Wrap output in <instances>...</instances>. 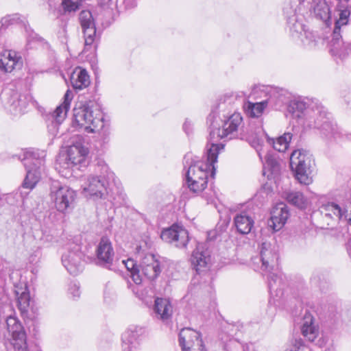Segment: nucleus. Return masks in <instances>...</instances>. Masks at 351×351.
Masks as SVG:
<instances>
[{"label":"nucleus","mask_w":351,"mask_h":351,"mask_svg":"<svg viewBox=\"0 0 351 351\" xmlns=\"http://www.w3.org/2000/svg\"><path fill=\"white\" fill-rule=\"evenodd\" d=\"M154 311L157 318L166 321L171 317L173 308L168 299L157 298L155 300Z\"/></svg>","instance_id":"obj_32"},{"label":"nucleus","mask_w":351,"mask_h":351,"mask_svg":"<svg viewBox=\"0 0 351 351\" xmlns=\"http://www.w3.org/2000/svg\"><path fill=\"white\" fill-rule=\"evenodd\" d=\"M295 2L306 15L313 14L314 17L324 21L327 25L330 23L331 12L326 0H295Z\"/></svg>","instance_id":"obj_13"},{"label":"nucleus","mask_w":351,"mask_h":351,"mask_svg":"<svg viewBox=\"0 0 351 351\" xmlns=\"http://www.w3.org/2000/svg\"><path fill=\"white\" fill-rule=\"evenodd\" d=\"M339 18L335 20V27L332 34V38L329 42L330 52L332 55L340 58L348 54V49L344 46L341 35V27L346 25L349 21L350 11L348 4H337L335 8Z\"/></svg>","instance_id":"obj_7"},{"label":"nucleus","mask_w":351,"mask_h":351,"mask_svg":"<svg viewBox=\"0 0 351 351\" xmlns=\"http://www.w3.org/2000/svg\"><path fill=\"white\" fill-rule=\"evenodd\" d=\"M263 133L265 135L267 142L270 145H272L274 149L279 152H284L287 149L292 138L291 134L285 133L282 136L276 138V140H274V138H269L265 132Z\"/></svg>","instance_id":"obj_36"},{"label":"nucleus","mask_w":351,"mask_h":351,"mask_svg":"<svg viewBox=\"0 0 351 351\" xmlns=\"http://www.w3.org/2000/svg\"><path fill=\"white\" fill-rule=\"evenodd\" d=\"M16 201L15 195L12 193L5 194L0 197V206H4L5 204L14 205Z\"/></svg>","instance_id":"obj_49"},{"label":"nucleus","mask_w":351,"mask_h":351,"mask_svg":"<svg viewBox=\"0 0 351 351\" xmlns=\"http://www.w3.org/2000/svg\"><path fill=\"white\" fill-rule=\"evenodd\" d=\"M278 259V255L274 247L268 242L262 243L260 248V255L252 258V263L256 268H260L263 271L269 272L268 275V287L270 294L274 298V303L278 301L283 295L284 282L281 276H278L270 271L274 269L276 265Z\"/></svg>","instance_id":"obj_2"},{"label":"nucleus","mask_w":351,"mask_h":351,"mask_svg":"<svg viewBox=\"0 0 351 351\" xmlns=\"http://www.w3.org/2000/svg\"><path fill=\"white\" fill-rule=\"evenodd\" d=\"M5 324L14 350L28 351L26 333L19 319L16 316L10 315L6 318Z\"/></svg>","instance_id":"obj_14"},{"label":"nucleus","mask_w":351,"mask_h":351,"mask_svg":"<svg viewBox=\"0 0 351 351\" xmlns=\"http://www.w3.org/2000/svg\"><path fill=\"white\" fill-rule=\"evenodd\" d=\"M117 1L114 3L112 0H99V6L103 9V10H112L113 6H114L117 9H128L127 8H125L123 6L122 7H117Z\"/></svg>","instance_id":"obj_48"},{"label":"nucleus","mask_w":351,"mask_h":351,"mask_svg":"<svg viewBox=\"0 0 351 351\" xmlns=\"http://www.w3.org/2000/svg\"><path fill=\"white\" fill-rule=\"evenodd\" d=\"M73 151L71 149L69 154L66 152H61L59 154L56 158V169L60 175L64 178H69L72 176V169L77 167V165L73 162L74 158H72Z\"/></svg>","instance_id":"obj_24"},{"label":"nucleus","mask_w":351,"mask_h":351,"mask_svg":"<svg viewBox=\"0 0 351 351\" xmlns=\"http://www.w3.org/2000/svg\"><path fill=\"white\" fill-rule=\"evenodd\" d=\"M346 248L348 254L350 255V256H351V238L347 242Z\"/></svg>","instance_id":"obj_56"},{"label":"nucleus","mask_w":351,"mask_h":351,"mask_svg":"<svg viewBox=\"0 0 351 351\" xmlns=\"http://www.w3.org/2000/svg\"><path fill=\"white\" fill-rule=\"evenodd\" d=\"M79 20L82 28L91 27V25H95L92 13L89 10H82L80 13Z\"/></svg>","instance_id":"obj_44"},{"label":"nucleus","mask_w":351,"mask_h":351,"mask_svg":"<svg viewBox=\"0 0 351 351\" xmlns=\"http://www.w3.org/2000/svg\"><path fill=\"white\" fill-rule=\"evenodd\" d=\"M302 34L303 35L300 38H298L300 39L303 45L309 49H314L317 46L319 39L317 35L315 34L313 32L310 31L308 29H304Z\"/></svg>","instance_id":"obj_39"},{"label":"nucleus","mask_w":351,"mask_h":351,"mask_svg":"<svg viewBox=\"0 0 351 351\" xmlns=\"http://www.w3.org/2000/svg\"><path fill=\"white\" fill-rule=\"evenodd\" d=\"M289 217V212L287 206L282 202L278 203L271 213L269 225L274 231H278L284 226Z\"/></svg>","instance_id":"obj_22"},{"label":"nucleus","mask_w":351,"mask_h":351,"mask_svg":"<svg viewBox=\"0 0 351 351\" xmlns=\"http://www.w3.org/2000/svg\"><path fill=\"white\" fill-rule=\"evenodd\" d=\"M69 293L72 295L73 299H77L80 296V285L75 282H71L69 285Z\"/></svg>","instance_id":"obj_50"},{"label":"nucleus","mask_w":351,"mask_h":351,"mask_svg":"<svg viewBox=\"0 0 351 351\" xmlns=\"http://www.w3.org/2000/svg\"><path fill=\"white\" fill-rule=\"evenodd\" d=\"M243 95V93H234L232 92L226 93L221 95L218 99V103L216 106V111L214 113H223L226 110L228 111V114L232 109V106L238 97H241Z\"/></svg>","instance_id":"obj_29"},{"label":"nucleus","mask_w":351,"mask_h":351,"mask_svg":"<svg viewBox=\"0 0 351 351\" xmlns=\"http://www.w3.org/2000/svg\"><path fill=\"white\" fill-rule=\"evenodd\" d=\"M253 218L245 213L237 214L234 217V226L237 231L241 234H249L254 227Z\"/></svg>","instance_id":"obj_30"},{"label":"nucleus","mask_w":351,"mask_h":351,"mask_svg":"<svg viewBox=\"0 0 351 351\" xmlns=\"http://www.w3.org/2000/svg\"><path fill=\"white\" fill-rule=\"evenodd\" d=\"M117 7H125L127 8H133L136 6V0H117Z\"/></svg>","instance_id":"obj_52"},{"label":"nucleus","mask_w":351,"mask_h":351,"mask_svg":"<svg viewBox=\"0 0 351 351\" xmlns=\"http://www.w3.org/2000/svg\"><path fill=\"white\" fill-rule=\"evenodd\" d=\"M250 145L256 150L260 158H261L260 150L263 144V140L257 134L254 136L249 137L248 139Z\"/></svg>","instance_id":"obj_47"},{"label":"nucleus","mask_w":351,"mask_h":351,"mask_svg":"<svg viewBox=\"0 0 351 351\" xmlns=\"http://www.w3.org/2000/svg\"><path fill=\"white\" fill-rule=\"evenodd\" d=\"M73 124L79 128H84L88 132H95L101 130L104 135H108L104 124V119H97L93 117V112L87 104H80L73 109Z\"/></svg>","instance_id":"obj_9"},{"label":"nucleus","mask_w":351,"mask_h":351,"mask_svg":"<svg viewBox=\"0 0 351 351\" xmlns=\"http://www.w3.org/2000/svg\"><path fill=\"white\" fill-rule=\"evenodd\" d=\"M22 65L21 58L17 57L14 51H6L0 55V70L10 73L15 67Z\"/></svg>","instance_id":"obj_26"},{"label":"nucleus","mask_w":351,"mask_h":351,"mask_svg":"<svg viewBox=\"0 0 351 351\" xmlns=\"http://www.w3.org/2000/svg\"><path fill=\"white\" fill-rule=\"evenodd\" d=\"M30 304L29 293L25 291H23L17 298V305L23 315H25L28 311Z\"/></svg>","instance_id":"obj_42"},{"label":"nucleus","mask_w":351,"mask_h":351,"mask_svg":"<svg viewBox=\"0 0 351 351\" xmlns=\"http://www.w3.org/2000/svg\"><path fill=\"white\" fill-rule=\"evenodd\" d=\"M202 248V246L199 244L193 252L191 257V265L197 274L206 270L209 261V257L206 255Z\"/></svg>","instance_id":"obj_31"},{"label":"nucleus","mask_w":351,"mask_h":351,"mask_svg":"<svg viewBox=\"0 0 351 351\" xmlns=\"http://www.w3.org/2000/svg\"><path fill=\"white\" fill-rule=\"evenodd\" d=\"M137 257L139 258L140 274L149 280H155L160 274V261L157 256L152 253H145L138 250Z\"/></svg>","instance_id":"obj_15"},{"label":"nucleus","mask_w":351,"mask_h":351,"mask_svg":"<svg viewBox=\"0 0 351 351\" xmlns=\"http://www.w3.org/2000/svg\"><path fill=\"white\" fill-rule=\"evenodd\" d=\"M4 319L3 315V311L2 308L0 306V324H1L3 319Z\"/></svg>","instance_id":"obj_59"},{"label":"nucleus","mask_w":351,"mask_h":351,"mask_svg":"<svg viewBox=\"0 0 351 351\" xmlns=\"http://www.w3.org/2000/svg\"><path fill=\"white\" fill-rule=\"evenodd\" d=\"M346 212L345 209L341 208L339 204L335 202H328L322 204L318 210V213L325 220L326 226L331 225L334 221L341 220Z\"/></svg>","instance_id":"obj_21"},{"label":"nucleus","mask_w":351,"mask_h":351,"mask_svg":"<svg viewBox=\"0 0 351 351\" xmlns=\"http://www.w3.org/2000/svg\"><path fill=\"white\" fill-rule=\"evenodd\" d=\"M179 343L182 351L188 350L195 351L197 348L204 346L200 333L190 328L181 330L179 333Z\"/></svg>","instance_id":"obj_19"},{"label":"nucleus","mask_w":351,"mask_h":351,"mask_svg":"<svg viewBox=\"0 0 351 351\" xmlns=\"http://www.w3.org/2000/svg\"><path fill=\"white\" fill-rule=\"evenodd\" d=\"M19 18H17L16 16H8L6 17H3L0 21V32H1V29L3 27H7L9 25L14 24L16 22V20H18Z\"/></svg>","instance_id":"obj_51"},{"label":"nucleus","mask_w":351,"mask_h":351,"mask_svg":"<svg viewBox=\"0 0 351 351\" xmlns=\"http://www.w3.org/2000/svg\"><path fill=\"white\" fill-rule=\"evenodd\" d=\"M337 1V4H348V2L350 1V0H336Z\"/></svg>","instance_id":"obj_58"},{"label":"nucleus","mask_w":351,"mask_h":351,"mask_svg":"<svg viewBox=\"0 0 351 351\" xmlns=\"http://www.w3.org/2000/svg\"><path fill=\"white\" fill-rule=\"evenodd\" d=\"M282 197L289 204L298 209L304 210L308 206V199L300 191H287L283 192Z\"/></svg>","instance_id":"obj_28"},{"label":"nucleus","mask_w":351,"mask_h":351,"mask_svg":"<svg viewBox=\"0 0 351 351\" xmlns=\"http://www.w3.org/2000/svg\"><path fill=\"white\" fill-rule=\"evenodd\" d=\"M95 263L102 268L117 272L119 270V261L115 259L114 251L111 242L102 237L95 250Z\"/></svg>","instance_id":"obj_12"},{"label":"nucleus","mask_w":351,"mask_h":351,"mask_svg":"<svg viewBox=\"0 0 351 351\" xmlns=\"http://www.w3.org/2000/svg\"><path fill=\"white\" fill-rule=\"evenodd\" d=\"M267 104V100L255 104L249 102L247 107V114L252 117H258L263 113Z\"/></svg>","instance_id":"obj_40"},{"label":"nucleus","mask_w":351,"mask_h":351,"mask_svg":"<svg viewBox=\"0 0 351 351\" xmlns=\"http://www.w3.org/2000/svg\"><path fill=\"white\" fill-rule=\"evenodd\" d=\"M84 38V44L85 47L88 48V47H90L95 39L96 36V27L95 25H91V27H86L82 29Z\"/></svg>","instance_id":"obj_43"},{"label":"nucleus","mask_w":351,"mask_h":351,"mask_svg":"<svg viewBox=\"0 0 351 351\" xmlns=\"http://www.w3.org/2000/svg\"><path fill=\"white\" fill-rule=\"evenodd\" d=\"M224 118L222 128L213 121L210 125V132L208 143L206 147V156L212 162H217L218 155L224 149V145L218 143L220 139L228 138L232 139L235 137L238 128L242 122V117L239 113H235L226 116L222 114Z\"/></svg>","instance_id":"obj_1"},{"label":"nucleus","mask_w":351,"mask_h":351,"mask_svg":"<svg viewBox=\"0 0 351 351\" xmlns=\"http://www.w3.org/2000/svg\"><path fill=\"white\" fill-rule=\"evenodd\" d=\"M71 149L73 151L72 158H74L72 160L77 166L79 165L77 169H80L81 167H86L88 164L86 157L88 151L87 147L84 146V140L82 136L74 135L71 138V144L69 145L66 153L69 154Z\"/></svg>","instance_id":"obj_17"},{"label":"nucleus","mask_w":351,"mask_h":351,"mask_svg":"<svg viewBox=\"0 0 351 351\" xmlns=\"http://www.w3.org/2000/svg\"><path fill=\"white\" fill-rule=\"evenodd\" d=\"M71 83L75 90H82L90 84V77L87 71L77 67L71 75Z\"/></svg>","instance_id":"obj_33"},{"label":"nucleus","mask_w":351,"mask_h":351,"mask_svg":"<svg viewBox=\"0 0 351 351\" xmlns=\"http://www.w3.org/2000/svg\"><path fill=\"white\" fill-rule=\"evenodd\" d=\"M206 162H199L189 166V168H193L192 176L202 177L204 179H208L209 175L213 178L214 177L216 169L215 164L216 162H212L206 156Z\"/></svg>","instance_id":"obj_27"},{"label":"nucleus","mask_w":351,"mask_h":351,"mask_svg":"<svg viewBox=\"0 0 351 351\" xmlns=\"http://www.w3.org/2000/svg\"><path fill=\"white\" fill-rule=\"evenodd\" d=\"M193 168H189L186 172V180L188 188L195 193H199L206 189L208 184V179L202 177L192 176Z\"/></svg>","instance_id":"obj_35"},{"label":"nucleus","mask_w":351,"mask_h":351,"mask_svg":"<svg viewBox=\"0 0 351 351\" xmlns=\"http://www.w3.org/2000/svg\"><path fill=\"white\" fill-rule=\"evenodd\" d=\"M62 5L66 12H75L80 6V0H62Z\"/></svg>","instance_id":"obj_46"},{"label":"nucleus","mask_w":351,"mask_h":351,"mask_svg":"<svg viewBox=\"0 0 351 351\" xmlns=\"http://www.w3.org/2000/svg\"><path fill=\"white\" fill-rule=\"evenodd\" d=\"M294 350L291 351H299L302 348H304V341L302 339H295V343H294Z\"/></svg>","instance_id":"obj_55"},{"label":"nucleus","mask_w":351,"mask_h":351,"mask_svg":"<svg viewBox=\"0 0 351 351\" xmlns=\"http://www.w3.org/2000/svg\"><path fill=\"white\" fill-rule=\"evenodd\" d=\"M45 156V151L38 149H28L19 154V159L23 162L26 170V176L23 182L24 188L32 189L38 182Z\"/></svg>","instance_id":"obj_3"},{"label":"nucleus","mask_w":351,"mask_h":351,"mask_svg":"<svg viewBox=\"0 0 351 351\" xmlns=\"http://www.w3.org/2000/svg\"><path fill=\"white\" fill-rule=\"evenodd\" d=\"M306 114L305 121H302V125L305 128H318L326 119H328V113L324 106L317 102L312 104Z\"/></svg>","instance_id":"obj_18"},{"label":"nucleus","mask_w":351,"mask_h":351,"mask_svg":"<svg viewBox=\"0 0 351 351\" xmlns=\"http://www.w3.org/2000/svg\"><path fill=\"white\" fill-rule=\"evenodd\" d=\"M183 130L187 135H189L192 132V123L188 119H186L183 124Z\"/></svg>","instance_id":"obj_53"},{"label":"nucleus","mask_w":351,"mask_h":351,"mask_svg":"<svg viewBox=\"0 0 351 351\" xmlns=\"http://www.w3.org/2000/svg\"><path fill=\"white\" fill-rule=\"evenodd\" d=\"M315 165L313 156L306 150H294L290 156V167L295 178L302 184L312 182L311 174Z\"/></svg>","instance_id":"obj_5"},{"label":"nucleus","mask_w":351,"mask_h":351,"mask_svg":"<svg viewBox=\"0 0 351 351\" xmlns=\"http://www.w3.org/2000/svg\"><path fill=\"white\" fill-rule=\"evenodd\" d=\"M121 263L130 272L134 282L136 285L141 284L143 282V276L140 274V267L139 265H136V261L132 258H128L121 261Z\"/></svg>","instance_id":"obj_37"},{"label":"nucleus","mask_w":351,"mask_h":351,"mask_svg":"<svg viewBox=\"0 0 351 351\" xmlns=\"http://www.w3.org/2000/svg\"><path fill=\"white\" fill-rule=\"evenodd\" d=\"M343 217L348 221V223L351 225V213L349 215L344 214Z\"/></svg>","instance_id":"obj_57"},{"label":"nucleus","mask_w":351,"mask_h":351,"mask_svg":"<svg viewBox=\"0 0 351 351\" xmlns=\"http://www.w3.org/2000/svg\"><path fill=\"white\" fill-rule=\"evenodd\" d=\"M302 335L309 341H313L318 336V328L313 324V317L310 313H306L304 316L301 326Z\"/></svg>","instance_id":"obj_34"},{"label":"nucleus","mask_w":351,"mask_h":351,"mask_svg":"<svg viewBox=\"0 0 351 351\" xmlns=\"http://www.w3.org/2000/svg\"><path fill=\"white\" fill-rule=\"evenodd\" d=\"M313 103L315 102L308 99L295 98L289 101L287 110L293 118L298 119L299 124L302 125V121H305L306 114H308V111L312 107Z\"/></svg>","instance_id":"obj_20"},{"label":"nucleus","mask_w":351,"mask_h":351,"mask_svg":"<svg viewBox=\"0 0 351 351\" xmlns=\"http://www.w3.org/2000/svg\"><path fill=\"white\" fill-rule=\"evenodd\" d=\"M57 36L59 40L62 44H66L68 41V34H67V22L66 21H61V23L59 25V29L57 32Z\"/></svg>","instance_id":"obj_45"},{"label":"nucleus","mask_w":351,"mask_h":351,"mask_svg":"<svg viewBox=\"0 0 351 351\" xmlns=\"http://www.w3.org/2000/svg\"><path fill=\"white\" fill-rule=\"evenodd\" d=\"M99 176H90L83 186L82 193L87 197L93 199H105L109 180H114V173L107 165H101Z\"/></svg>","instance_id":"obj_6"},{"label":"nucleus","mask_w":351,"mask_h":351,"mask_svg":"<svg viewBox=\"0 0 351 351\" xmlns=\"http://www.w3.org/2000/svg\"><path fill=\"white\" fill-rule=\"evenodd\" d=\"M214 118H215L214 115H213V116H212L211 114H210V115H209V117H208V121H210V120H211V119H214Z\"/></svg>","instance_id":"obj_60"},{"label":"nucleus","mask_w":351,"mask_h":351,"mask_svg":"<svg viewBox=\"0 0 351 351\" xmlns=\"http://www.w3.org/2000/svg\"><path fill=\"white\" fill-rule=\"evenodd\" d=\"M283 13L291 36L294 38H300L306 29L304 23L306 13L301 10L300 6L295 2V0H290L285 3Z\"/></svg>","instance_id":"obj_10"},{"label":"nucleus","mask_w":351,"mask_h":351,"mask_svg":"<svg viewBox=\"0 0 351 351\" xmlns=\"http://www.w3.org/2000/svg\"><path fill=\"white\" fill-rule=\"evenodd\" d=\"M0 97L3 107L15 116L25 113L30 104L34 106L38 104L30 93H19L12 84L5 87Z\"/></svg>","instance_id":"obj_4"},{"label":"nucleus","mask_w":351,"mask_h":351,"mask_svg":"<svg viewBox=\"0 0 351 351\" xmlns=\"http://www.w3.org/2000/svg\"><path fill=\"white\" fill-rule=\"evenodd\" d=\"M226 332L228 333L230 337H234L237 334V327L233 324H228L226 328Z\"/></svg>","instance_id":"obj_54"},{"label":"nucleus","mask_w":351,"mask_h":351,"mask_svg":"<svg viewBox=\"0 0 351 351\" xmlns=\"http://www.w3.org/2000/svg\"><path fill=\"white\" fill-rule=\"evenodd\" d=\"M320 228L322 229L328 228L327 227H325L324 225L321 226Z\"/></svg>","instance_id":"obj_61"},{"label":"nucleus","mask_w":351,"mask_h":351,"mask_svg":"<svg viewBox=\"0 0 351 351\" xmlns=\"http://www.w3.org/2000/svg\"><path fill=\"white\" fill-rule=\"evenodd\" d=\"M160 238L164 241L173 244L180 248L186 247L189 240L188 231L183 227L176 224L163 230Z\"/></svg>","instance_id":"obj_16"},{"label":"nucleus","mask_w":351,"mask_h":351,"mask_svg":"<svg viewBox=\"0 0 351 351\" xmlns=\"http://www.w3.org/2000/svg\"><path fill=\"white\" fill-rule=\"evenodd\" d=\"M50 198L56 210L62 213H69L75 207L77 194L67 186L61 185L53 181L50 187Z\"/></svg>","instance_id":"obj_8"},{"label":"nucleus","mask_w":351,"mask_h":351,"mask_svg":"<svg viewBox=\"0 0 351 351\" xmlns=\"http://www.w3.org/2000/svg\"><path fill=\"white\" fill-rule=\"evenodd\" d=\"M72 98V93L70 90H67L64 95L62 103L56 108L53 113L49 114V120L51 121L54 128L60 125L65 119L70 108Z\"/></svg>","instance_id":"obj_23"},{"label":"nucleus","mask_w":351,"mask_h":351,"mask_svg":"<svg viewBox=\"0 0 351 351\" xmlns=\"http://www.w3.org/2000/svg\"><path fill=\"white\" fill-rule=\"evenodd\" d=\"M265 169H267L274 177L280 171V164L273 156L267 155L265 159Z\"/></svg>","instance_id":"obj_41"},{"label":"nucleus","mask_w":351,"mask_h":351,"mask_svg":"<svg viewBox=\"0 0 351 351\" xmlns=\"http://www.w3.org/2000/svg\"><path fill=\"white\" fill-rule=\"evenodd\" d=\"M143 333V328L138 326H130L122 335L123 351H133L136 348L138 338Z\"/></svg>","instance_id":"obj_25"},{"label":"nucleus","mask_w":351,"mask_h":351,"mask_svg":"<svg viewBox=\"0 0 351 351\" xmlns=\"http://www.w3.org/2000/svg\"><path fill=\"white\" fill-rule=\"evenodd\" d=\"M66 249V251L62 256V263L70 274L77 276L84 268V255L81 245L75 241L69 242Z\"/></svg>","instance_id":"obj_11"},{"label":"nucleus","mask_w":351,"mask_h":351,"mask_svg":"<svg viewBox=\"0 0 351 351\" xmlns=\"http://www.w3.org/2000/svg\"><path fill=\"white\" fill-rule=\"evenodd\" d=\"M317 129L320 130L323 135L327 137L337 138L341 134V132L337 125L332 123L330 118L326 119L321 127Z\"/></svg>","instance_id":"obj_38"}]
</instances>
